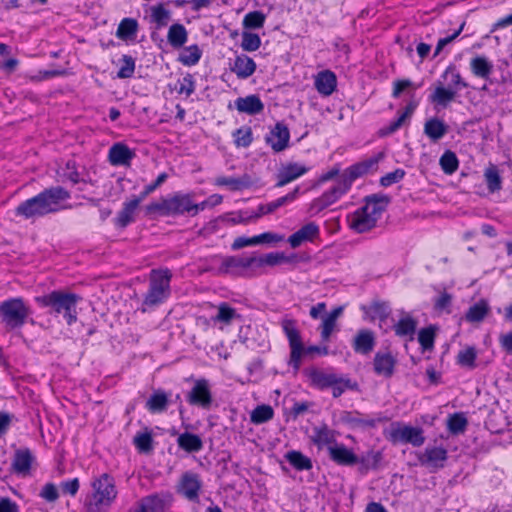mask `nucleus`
<instances>
[{
    "label": "nucleus",
    "mask_w": 512,
    "mask_h": 512,
    "mask_svg": "<svg viewBox=\"0 0 512 512\" xmlns=\"http://www.w3.org/2000/svg\"><path fill=\"white\" fill-rule=\"evenodd\" d=\"M69 198V191L62 186L49 187L21 202L15 209V215L25 219L43 217L59 211L61 203Z\"/></svg>",
    "instance_id": "obj_1"
},
{
    "label": "nucleus",
    "mask_w": 512,
    "mask_h": 512,
    "mask_svg": "<svg viewBox=\"0 0 512 512\" xmlns=\"http://www.w3.org/2000/svg\"><path fill=\"white\" fill-rule=\"evenodd\" d=\"M69 198V191L62 186L49 187L21 202L15 209V215L25 219L43 217L59 211L61 203Z\"/></svg>",
    "instance_id": "obj_2"
},
{
    "label": "nucleus",
    "mask_w": 512,
    "mask_h": 512,
    "mask_svg": "<svg viewBox=\"0 0 512 512\" xmlns=\"http://www.w3.org/2000/svg\"><path fill=\"white\" fill-rule=\"evenodd\" d=\"M365 205L350 216V227L358 233L370 231L376 226L381 214L386 210L390 197L378 193L364 198Z\"/></svg>",
    "instance_id": "obj_3"
},
{
    "label": "nucleus",
    "mask_w": 512,
    "mask_h": 512,
    "mask_svg": "<svg viewBox=\"0 0 512 512\" xmlns=\"http://www.w3.org/2000/svg\"><path fill=\"white\" fill-rule=\"evenodd\" d=\"M282 330L287 337L290 357L288 364L298 371L301 366V360L304 356L314 353L319 355H327L329 353L327 346L311 345L305 347L301 338L300 331L297 328V322L291 318H283L281 320Z\"/></svg>",
    "instance_id": "obj_4"
},
{
    "label": "nucleus",
    "mask_w": 512,
    "mask_h": 512,
    "mask_svg": "<svg viewBox=\"0 0 512 512\" xmlns=\"http://www.w3.org/2000/svg\"><path fill=\"white\" fill-rule=\"evenodd\" d=\"M80 300L79 295L60 290L36 297V302L42 307L49 308L51 314H63L68 325L77 321L76 306Z\"/></svg>",
    "instance_id": "obj_5"
},
{
    "label": "nucleus",
    "mask_w": 512,
    "mask_h": 512,
    "mask_svg": "<svg viewBox=\"0 0 512 512\" xmlns=\"http://www.w3.org/2000/svg\"><path fill=\"white\" fill-rule=\"evenodd\" d=\"M190 206V194L175 193L171 197H162L158 201L149 203L145 210L147 215L176 216L190 214Z\"/></svg>",
    "instance_id": "obj_6"
},
{
    "label": "nucleus",
    "mask_w": 512,
    "mask_h": 512,
    "mask_svg": "<svg viewBox=\"0 0 512 512\" xmlns=\"http://www.w3.org/2000/svg\"><path fill=\"white\" fill-rule=\"evenodd\" d=\"M31 314V309L20 297L0 303V321L7 330L21 328Z\"/></svg>",
    "instance_id": "obj_7"
},
{
    "label": "nucleus",
    "mask_w": 512,
    "mask_h": 512,
    "mask_svg": "<svg viewBox=\"0 0 512 512\" xmlns=\"http://www.w3.org/2000/svg\"><path fill=\"white\" fill-rule=\"evenodd\" d=\"M172 273L169 269H153L149 277V289L144 296L143 305L148 307L162 303L170 295Z\"/></svg>",
    "instance_id": "obj_8"
},
{
    "label": "nucleus",
    "mask_w": 512,
    "mask_h": 512,
    "mask_svg": "<svg viewBox=\"0 0 512 512\" xmlns=\"http://www.w3.org/2000/svg\"><path fill=\"white\" fill-rule=\"evenodd\" d=\"M93 505L97 508L99 506H109L116 498L117 491L113 478L108 474H102L98 479L92 483Z\"/></svg>",
    "instance_id": "obj_9"
},
{
    "label": "nucleus",
    "mask_w": 512,
    "mask_h": 512,
    "mask_svg": "<svg viewBox=\"0 0 512 512\" xmlns=\"http://www.w3.org/2000/svg\"><path fill=\"white\" fill-rule=\"evenodd\" d=\"M390 440L393 443H409L414 447H419L424 444L425 437L423 436V430L420 427L399 425L396 428H392L390 432Z\"/></svg>",
    "instance_id": "obj_10"
},
{
    "label": "nucleus",
    "mask_w": 512,
    "mask_h": 512,
    "mask_svg": "<svg viewBox=\"0 0 512 512\" xmlns=\"http://www.w3.org/2000/svg\"><path fill=\"white\" fill-rule=\"evenodd\" d=\"M350 190L349 186L340 177L337 183L329 190L325 191L320 197L314 199L310 209L316 213L321 212L330 205L334 204L341 196Z\"/></svg>",
    "instance_id": "obj_11"
},
{
    "label": "nucleus",
    "mask_w": 512,
    "mask_h": 512,
    "mask_svg": "<svg viewBox=\"0 0 512 512\" xmlns=\"http://www.w3.org/2000/svg\"><path fill=\"white\" fill-rule=\"evenodd\" d=\"M384 154L379 153L378 155L366 159L364 161L358 162L356 164L351 165L341 174L342 180L349 186L351 189L352 183L367 174L369 171L376 168L378 162L383 158Z\"/></svg>",
    "instance_id": "obj_12"
},
{
    "label": "nucleus",
    "mask_w": 512,
    "mask_h": 512,
    "mask_svg": "<svg viewBox=\"0 0 512 512\" xmlns=\"http://www.w3.org/2000/svg\"><path fill=\"white\" fill-rule=\"evenodd\" d=\"M189 404L209 409L213 402L210 385L206 379H198L195 381L194 386L187 395Z\"/></svg>",
    "instance_id": "obj_13"
},
{
    "label": "nucleus",
    "mask_w": 512,
    "mask_h": 512,
    "mask_svg": "<svg viewBox=\"0 0 512 512\" xmlns=\"http://www.w3.org/2000/svg\"><path fill=\"white\" fill-rule=\"evenodd\" d=\"M201 488L202 482L199 475L192 472H186L180 479L178 493L191 502H199Z\"/></svg>",
    "instance_id": "obj_14"
},
{
    "label": "nucleus",
    "mask_w": 512,
    "mask_h": 512,
    "mask_svg": "<svg viewBox=\"0 0 512 512\" xmlns=\"http://www.w3.org/2000/svg\"><path fill=\"white\" fill-rule=\"evenodd\" d=\"M447 458L448 452L441 446H427L424 452L418 456L421 465L433 469L443 468Z\"/></svg>",
    "instance_id": "obj_15"
},
{
    "label": "nucleus",
    "mask_w": 512,
    "mask_h": 512,
    "mask_svg": "<svg viewBox=\"0 0 512 512\" xmlns=\"http://www.w3.org/2000/svg\"><path fill=\"white\" fill-rule=\"evenodd\" d=\"M265 139L275 152L283 151L287 148L289 143V129L284 123L277 122L270 133L266 135Z\"/></svg>",
    "instance_id": "obj_16"
},
{
    "label": "nucleus",
    "mask_w": 512,
    "mask_h": 512,
    "mask_svg": "<svg viewBox=\"0 0 512 512\" xmlns=\"http://www.w3.org/2000/svg\"><path fill=\"white\" fill-rule=\"evenodd\" d=\"M330 459L340 466H353L358 463V456L344 444L335 443L328 447Z\"/></svg>",
    "instance_id": "obj_17"
},
{
    "label": "nucleus",
    "mask_w": 512,
    "mask_h": 512,
    "mask_svg": "<svg viewBox=\"0 0 512 512\" xmlns=\"http://www.w3.org/2000/svg\"><path fill=\"white\" fill-rule=\"evenodd\" d=\"M304 373L308 377L311 386L317 389L324 390L337 384L338 375L335 373H327L317 368L306 369Z\"/></svg>",
    "instance_id": "obj_18"
},
{
    "label": "nucleus",
    "mask_w": 512,
    "mask_h": 512,
    "mask_svg": "<svg viewBox=\"0 0 512 512\" xmlns=\"http://www.w3.org/2000/svg\"><path fill=\"white\" fill-rule=\"evenodd\" d=\"M34 456L29 448H19L14 453L12 469L18 475H29Z\"/></svg>",
    "instance_id": "obj_19"
},
{
    "label": "nucleus",
    "mask_w": 512,
    "mask_h": 512,
    "mask_svg": "<svg viewBox=\"0 0 512 512\" xmlns=\"http://www.w3.org/2000/svg\"><path fill=\"white\" fill-rule=\"evenodd\" d=\"M308 171V168L298 163H289L283 166L277 174L276 187H283L299 178Z\"/></svg>",
    "instance_id": "obj_20"
},
{
    "label": "nucleus",
    "mask_w": 512,
    "mask_h": 512,
    "mask_svg": "<svg viewBox=\"0 0 512 512\" xmlns=\"http://www.w3.org/2000/svg\"><path fill=\"white\" fill-rule=\"evenodd\" d=\"M256 263L255 256H227L224 257L218 269L219 274L232 273L236 268H249Z\"/></svg>",
    "instance_id": "obj_21"
},
{
    "label": "nucleus",
    "mask_w": 512,
    "mask_h": 512,
    "mask_svg": "<svg viewBox=\"0 0 512 512\" xmlns=\"http://www.w3.org/2000/svg\"><path fill=\"white\" fill-rule=\"evenodd\" d=\"M417 105V102L410 101L405 107L404 111L399 114L398 118L390 122L389 125L382 127L378 131V135L380 137H386L398 131L403 126L405 121L412 116Z\"/></svg>",
    "instance_id": "obj_22"
},
{
    "label": "nucleus",
    "mask_w": 512,
    "mask_h": 512,
    "mask_svg": "<svg viewBox=\"0 0 512 512\" xmlns=\"http://www.w3.org/2000/svg\"><path fill=\"white\" fill-rule=\"evenodd\" d=\"M417 105V102L410 101L405 107L404 111L399 114L398 118L390 122L389 125L382 127L378 131V135L380 137H386L398 131L403 126L405 121L412 116Z\"/></svg>",
    "instance_id": "obj_23"
},
{
    "label": "nucleus",
    "mask_w": 512,
    "mask_h": 512,
    "mask_svg": "<svg viewBox=\"0 0 512 512\" xmlns=\"http://www.w3.org/2000/svg\"><path fill=\"white\" fill-rule=\"evenodd\" d=\"M375 335L369 329L359 330L353 340V349L356 353L367 355L375 347Z\"/></svg>",
    "instance_id": "obj_24"
},
{
    "label": "nucleus",
    "mask_w": 512,
    "mask_h": 512,
    "mask_svg": "<svg viewBox=\"0 0 512 512\" xmlns=\"http://www.w3.org/2000/svg\"><path fill=\"white\" fill-rule=\"evenodd\" d=\"M135 152L123 143H115L109 149V161L112 165H129Z\"/></svg>",
    "instance_id": "obj_25"
},
{
    "label": "nucleus",
    "mask_w": 512,
    "mask_h": 512,
    "mask_svg": "<svg viewBox=\"0 0 512 512\" xmlns=\"http://www.w3.org/2000/svg\"><path fill=\"white\" fill-rule=\"evenodd\" d=\"M319 235V227L314 222L307 223L289 236L288 242L292 248L299 247L303 242L312 241Z\"/></svg>",
    "instance_id": "obj_26"
},
{
    "label": "nucleus",
    "mask_w": 512,
    "mask_h": 512,
    "mask_svg": "<svg viewBox=\"0 0 512 512\" xmlns=\"http://www.w3.org/2000/svg\"><path fill=\"white\" fill-rule=\"evenodd\" d=\"M235 107L240 113L257 115L264 110V104L258 95L239 97L235 101Z\"/></svg>",
    "instance_id": "obj_27"
},
{
    "label": "nucleus",
    "mask_w": 512,
    "mask_h": 512,
    "mask_svg": "<svg viewBox=\"0 0 512 512\" xmlns=\"http://www.w3.org/2000/svg\"><path fill=\"white\" fill-rule=\"evenodd\" d=\"M256 68L257 65L251 57L241 54L236 56L230 69L239 79H247L256 71Z\"/></svg>",
    "instance_id": "obj_28"
},
{
    "label": "nucleus",
    "mask_w": 512,
    "mask_h": 512,
    "mask_svg": "<svg viewBox=\"0 0 512 512\" xmlns=\"http://www.w3.org/2000/svg\"><path fill=\"white\" fill-rule=\"evenodd\" d=\"M313 435L311 436V441L321 449L325 445L332 446L331 444L336 443V432L328 427L327 424L323 423L321 425L313 427Z\"/></svg>",
    "instance_id": "obj_29"
},
{
    "label": "nucleus",
    "mask_w": 512,
    "mask_h": 512,
    "mask_svg": "<svg viewBox=\"0 0 512 512\" xmlns=\"http://www.w3.org/2000/svg\"><path fill=\"white\" fill-rule=\"evenodd\" d=\"M457 91L452 87H444L442 82H439L434 92L429 96L431 103L446 108L452 101L455 100Z\"/></svg>",
    "instance_id": "obj_30"
},
{
    "label": "nucleus",
    "mask_w": 512,
    "mask_h": 512,
    "mask_svg": "<svg viewBox=\"0 0 512 512\" xmlns=\"http://www.w3.org/2000/svg\"><path fill=\"white\" fill-rule=\"evenodd\" d=\"M448 125L441 119L433 117L424 124V134L433 142L443 138L448 132Z\"/></svg>",
    "instance_id": "obj_31"
},
{
    "label": "nucleus",
    "mask_w": 512,
    "mask_h": 512,
    "mask_svg": "<svg viewBox=\"0 0 512 512\" xmlns=\"http://www.w3.org/2000/svg\"><path fill=\"white\" fill-rule=\"evenodd\" d=\"M336 85V76L329 70L320 72L315 79L317 91L324 96L331 95L335 91Z\"/></svg>",
    "instance_id": "obj_32"
},
{
    "label": "nucleus",
    "mask_w": 512,
    "mask_h": 512,
    "mask_svg": "<svg viewBox=\"0 0 512 512\" xmlns=\"http://www.w3.org/2000/svg\"><path fill=\"white\" fill-rule=\"evenodd\" d=\"M470 69L474 76L489 80L493 64L485 56L477 55L470 60Z\"/></svg>",
    "instance_id": "obj_33"
},
{
    "label": "nucleus",
    "mask_w": 512,
    "mask_h": 512,
    "mask_svg": "<svg viewBox=\"0 0 512 512\" xmlns=\"http://www.w3.org/2000/svg\"><path fill=\"white\" fill-rule=\"evenodd\" d=\"M217 186H227L232 191H240L249 188L252 185L251 177L247 174L241 177H225L220 176L215 179Z\"/></svg>",
    "instance_id": "obj_34"
},
{
    "label": "nucleus",
    "mask_w": 512,
    "mask_h": 512,
    "mask_svg": "<svg viewBox=\"0 0 512 512\" xmlns=\"http://www.w3.org/2000/svg\"><path fill=\"white\" fill-rule=\"evenodd\" d=\"M395 359L390 353H376L374 357V371L385 377H391L394 372Z\"/></svg>",
    "instance_id": "obj_35"
},
{
    "label": "nucleus",
    "mask_w": 512,
    "mask_h": 512,
    "mask_svg": "<svg viewBox=\"0 0 512 512\" xmlns=\"http://www.w3.org/2000/svg\"><path fill=\"white\" fill-rule=\"evenodd\" d=\"M188 32L183 24L175 23L169 27L167 33L168 43L173 48H181L187 42Z\"/></svg>",
    "instance_id": "obj_36"
},
{
    "label": "nucleus",
    "mask_w": 512,
    "mask_h": 512,
    "mask_svg": "<svg viewBox=\"0 0 512 512\" xmlns=\"http://www.w3.org/2000/svg\"><path fill=\"white\" fill-rule=\"evenodd\" d=\"M382 452L370 450L366 454L358 457L359 471L366 473L369 470H376L382 460Z\"/></svg>",
    "instance_id": "obj_37"
},
{
    "label": "nucleus",
    "mask_w": 512,
    "mask_h": 512,
    "mask_svg": "<svg viewBox=\"0 0 512 512\" xmlns=\"http://www.w3.org/2000/svg\"><path fill=\"white\" fill-rule=\"evenodd\" d=\"M178 446L186 452H198L203 447L201 438L193 433L184 432L177 439Z\"/></svg>",
    "instance_id": "obj_38"
},
{
    "label": "nucleus",
    "mask_w": 512,
    "mask_h": 512,
    "mask_svg": "<svg viewBox=\"0 0 512 512\" xmlns=\"http://www.w3.org/2000/svg\"><path fill=\"white\" fill-rule=\"evenodd\" d=\"M137 208L138 205L136 201L129 200L127 202H124L123 208L115 218L116 226L120 228H125L130 223H132L134 221V214Z\"/></svg>",
    "instance_id": "obj_39"
},
{
    "label": "nucleus",
    "mask_w": 512,
    "mask_h": 512,
    "mask_svg": "<svg viewBox=\"0 0 512 512\" xmlns=\"http://www.w3.org/2000/svg\"><path fill=\"white\" fill-rule=\"evenodd\" d=\"M284 457L298 471L310 470L313 467L311 459L300 451L290 450Z\"/></svg>",
    "instance_id": "obj_40"
},
{
    "label": "nucleus",
    "mask_w": 512,
    "mask_h": 512,
    "mask_svg": "<svg viewBox=\"0 0 512 512\" xmlns=\"http://www.w3.org/2000/svg\"><path fill=\"white\" fill-rule=\"evenodd\" d=\"M164 501L157 495H151L143 498L134 510L129 512H162Z\"/></svg>",
    "instance_id": "obj_41"
},
{
    "label": "nucleus",
    "mask_w": 512,
    "mask_h": 512,
    "mask_svg": "<svg viewBox=\"0 0 512 512\" xmlns=\"http://www.w3.org/2000/svg\"><path fill=\"white\" fill-rule=\"evenodd\" d=\"M138 22L134 18H124L118 25L116 36L121 40H131L136 37Z\"/></svg>",
    "instance_id": "obj_42"
},
{
    "label": "nucleus",
    "mask_w": 512,
    "mask_h": 512,
    "mask_svg": "<svg viewBox=\"0 0 512 512\" xmlns=\"http://www.w3.org/2000/svg\"><path fill=\"white\" fill-rule=\"evenodd\" d=\"M490 308L486 300H480L472 305L465 314V319L471 323H478L484 320Z\"/></svg>",
    "instance_id": "obj_43"
},
{
    "label": "nucleus",
    "mask_w": 512,
    "mask_h": 512,
    "mask_svg": "<svg viewBox=\"0 0 512 512\" xmlns=\"http://www.w3.org/2000/svg\"><path fill=\"white\" fill-rule=\"evenodd\" d=\"M168 397L167 394L158 390L154 392L146 402L147 409L152 413H160L167 409Z\"/></svg>",
    "instance_id": "obj_44"
},
{
    "label": "nucleus",
    "mask_w": 512,
    "mask_h": 512,
    "mask_svg": "<svg viewBox=\"0 0 512 512\" xmlns=\"http://www.w3.org/2000/svg\"><path fill=\"white\" fill-rule=\"evenodd\" d=\"M417 327V322L411 316H405L401 318L395 325L394 331L397 336L405 337L410 336L413 337Z\"/></svg>",
    "instance_id": "obj_45"
},
{
    "label": "nucleus",
    "mask_w": 512,
    "mask_h": 512,
    "mask_svg": "<svg viewBox=\"0 0 512 512\" xmlns=\"http://www.w3.org/2000/svg\"><path fill=\"white\" fill-rule=\"evenodd\" d=\"M274 416V410L270 405H259L250 414L253 424L259 425L270 421Z\"/></svg>",
    "instance_id": "obj_46"
},
{
    "label": "nucleus",
    "mask_w": 512,
    "mask_h": 512,
    "mask_svg": "<svg viewBox=\"0 0 512 512\" xmlns=\"http://www.w3.org/2000/svg\"><path fill=\"white\" fill-rule=\"evenodd\" d=\"M439 164L445 174L451 175L457 171L459 160L453 151L446 150L440 157Z\"/></svg>",
    "instance_id": "obj_47"
},
{
    "label": "nucleus",
    "mask_w": 512,
    "mask_h": 512,
    "mask_svg": "<svg viewBox=\"0 0 512 512\" xmlns=\"http://www.w3.org/2000/svg\"><path fill=\"white\" fill-rule=\"evenodd\" d=\"M202 56V51L198 45L194 44L184 49L183 53L179 55V62L185 66H193L197 64Z\"/></svg>",
    "instance_id": "obj_48"
},
{
    "label": "nucleus",
    "mask_w": 512,
    "mask_h": 512,
    "mask_svg": "<svg viewBox=\"0 0 512 512\" xmlns=\"http://www.w3.org/2000/svg\"><path fill=\"white\" fill-rule=\"evenodd\" d=\"M358 413L353 412H343L341 415V420L344 423L351 425L352 427H363V428H373L376 426L375 419H364L357 416Z\"/></svg>",
    "instance_id": "obj_49"
},
{
    "label": "nucleus",
    "mask_w": 512,
    "mask_h": 512,
    "mask_svg": "<svg viewBox=\"0 0 512 512\" xmlns=\"http://www.w3.org/2000/svg\"><path fill=\"white\" fill-rule=\"evenodd\" d=\"M468 425L467 418L463 413H454L447 420V428L453 435H458L466 430Z\"/></svg>",
    "instance_id": "obj_50"
},
{
    "label": "nucleus",
    "mask_w": 512,
    "mask_h": 512,
    "mask_svg": "<svg viewBox=\"0 0 512 512\" xmlns=\"http://www.w3.org/2000/svg\"><path fill=\"white\" fill-rule=\"evenodd\" d=\"M448 75H451V83L449 87H452L457 92L463 88H468L469 84L465 82L459 72H457L456 66L450 64L442 74L443 79H447Z\"/></svg>",
    "instance_id": "obj_51"
},
{
    "label": "nucleus",
    "mask_w": 512,
    "mask_h": 512,
    "mask_svg": "<svg viewBox=\"0 0 512 512\" xmlns=\"http://www.w3.org/2000/svg\"><path fill=\"white\" fill-rule=\"evenodd\" d=\"M487 188L490 192H496L501 189L502 180L496 166L491 165L484 173Z\"/></svg>",
    "instance_id": "obj_52"
},
{
    "label": "nucleus",
    "mask_w": 512,
    "mask_h": 512,
    "mask_svg": "<svg viewBox=\"0 0 512 512\" xmlns=\"http://www.w3.org/2000/svg\"><path fill=\"white\" fill-rule=\"evenodd\" d=\"M266 16L261 11H252L245 15L243 27L245 29H259L264 26Z\"/></svg>",
    "instance_id": "obj_53"
},
{
    "label": "nucleus",
    "mask_w": 512,
    "mask_h": 512,
    "mask_svg": "<svg viewBox=\"0 0 512 512\" xmlns=\"http://www.w3.org/2000/svg\"><path fill=\"white\" fill-rule=\"evenodd\" d=\"M170 17V11L165 9L162 3L151 8L152 21L157 24L158 28L166 26L170 20Z\"/></svg>",
    "instance_id": "obj_54"
},
{
    "label": "nucleus",
    "mask_w": 512,
    "mask_h": 512,
    "mask_svg": "<svg viewBox=\"0 0 512 512\" xmlns=\"http://www.w3.org/2000/svg\"><path fill=\"white\" fill-rule=\"evenodd\" d=\"M476 357L477 352L474 347H467L464 350H461L457 355V362L462 367H466L469 369H474L476 367Z\"/></svg>",
    "instance_id": "obj_55"
},
{
    "label": "nucleus",
    "mask_w": 512,
    "mask_h": 512,
    "mask_svg": "<svg viewBox=\"0 0 512 512\" xmlns=\"http://www.w3.org/2000/svg\"><path fill=\"white\" fill-rule=\"evenodd\" d=\"M435 328L433 326H429L426 328H422L418 333V341L422 347L423 351L432 350L434 347L435 341Z\"/></svg>",
    "instance_id": "obj_56"
},
{
    "label": "nucleus",
    "mask_w": 512,
    "mask_h": 512,
    "mask_svg": "<svg viewBox=\"0 0 512 512\" xmlns=\"http://www.w3.org/2000/svg\"><path fill=\"white\" fill-rule=\"evenodd\" d=\"M240 317L236 310L223 302L218 306V313L213 318L214 321L230 324L234 318Z\"/></svg>",
    "instance_id": "obj_57"
},
{
    "label": "nucleus",
    "mask_w": 512,
    "mask_h": 512,
    "mask_svg": "<svg viewBox=\"0 0 512 512\" xmlns=\"http://www.w3.org/2000/svg\"><path fill=\"white\" fill-rule=\"evenodd\" d=\"M261 46V39L258 34L244 31L242 33L241 47L244 51L253 52Z\"/></svg>",
    "instance_id": "obj_58"
},
{
    "label": "nucleus",
    "mask_w": 512,
    "mask_h": 512,
    "mask_svg": "<svg viewBox=\"0 0 512 512\" xmlns=\"http://www.w3.org/2000/svg\"><path fill=\"white\" fill-rule=\"evenodd\" d=\"M332 394L334 398L340 397L347 389L354 390L357 388V383L352 382L351 379L347 377L337 376V384L331 385Z\"/></svg>",
    "instance_id": "obj_59"
},
{
    "label": "nucleus",
    "mask_w": 512,
    "mask_h": 512,
    "mask_svg": "<svg viewBox=\"0 0 512 512\" xmlns=\"http://www.w3.org/2000/svg\"><path fill=\"white\" fill-rule=\"evenodd\" d=\"M133 443L140 452H150L153 449V438L150 432L138 433Z\"/></svg>",
    "instance_id": "obj_60"
},
{
    "label": "nucleus",
    "mask_w": 512,
    "mask_h": 512,
    "mask_svg": "<svg viewBox=\"0 0 512 512\" xmlns=\"http://www.w3.org/2000/svg\"><path fill=\"white\" fill-rule=\"evenodd\" d=\"M135 71V60L132 56L123 55L122 65L118 70L117 76L121 79L130 78Z\"/></svg>",
    "instance_id": "obj_61"
},
{
    "label": "nucleus",
    "mask_w": 512,
    "mask_h": 512,
    "mask_svg": "<svg viewBox=\"0 0 512 512\" xmlns=\"http://www.w3.org/2000/svg\"><path fill=\"white\" fill-rule=\"evenodd\" d=\"M371 317L386 320L390 314V307L387 302L375 301L370 305Z\"/></svg>",
    "instance_id": "obj_62"
},
{
    "label": "nucleus",
    "mask_w": 512,
    "mask_h": 512,
    "mask_svg": "<svg viewBox=\"0 0 512 512\" xmlns=\"http://www.w3.org/2000/svg\"><path fill=\"white\" fill-rule=\"evenodd\" d=\"M235 144L239 147H248L253 140L252 131L250 127L239 128L234 133Z\"/></svg>",
    "instance_id": "obj_63"
},
{
    "label": "nucleus",
    "mask_w": 512,
    "mask_h": 512,
    "mask_svg": "<svg viewBox=\"0 0 512 512\" xmlns=\"http://www.w3.org/2000/svg\"><path fill=\"white\" fill-rule=\"evenodd\" d=\"M406 175L405 170L398 168L393 172H389L380 178V185L383 187L391 186L400 182Z\"/></svg>",
    "instance_id": "obj_64"
}]
</instances>
